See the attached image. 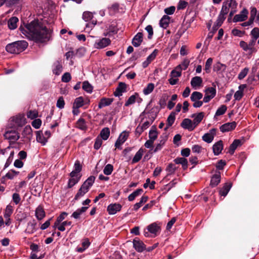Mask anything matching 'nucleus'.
<instances>
[{"label": "nucleus", "instance_id": "obj_1", "mask_svg": "<svg viewBox=\"0 0 259 259\" xmlns=\"http://www.w3.org/2000/svg\"><path fill=\"white\" fill-rule=\"evenodd\" d=\"M19 29L26 37L36 42H45L52 37L53 30L46 18L35 19Z\"/></svg>", "mask_w": 259, "mask_h": 259}, {"label": "nucleus", "instance_id": "obj_2", "mask_svg": "<svg viewBox=\"0 0 259 259\" xmlns=\"http://www.w3.org/2000/svg\"><path fill=\"white\" fill-rule=\"evenodd\" d=\"M27 46L28 43L25 40L17 41L7 45L6 50L11 54H17L23 51Z\"/></svg>", "mask_w": 259, "mask_h": 259}, {"label": "nucleus", "instance_id": "obj_3", "mask_svg": "<svg viewBox=\"0 0 259 259\" xmlns=\"http://www.w3.org/2000/svg\"><path fill=\"white\" fill-rule=\"evenodd\" d=\"M95 180V178L94 176H90L81 185L78 192L76 194L74 199L77 200L80 197H82L86 193H87L89 191V189L93 185Z\"/></svg>", "mask_w": 259, "mask_h": 259}, {"label": "nucleus", "instance_id": "obj_4", "mask_svg": "<svg viewBox=\"0 0 259 259\" xmlns=\"http://www.w3.org/2000/svg\"><path fill=\"white\" fill-rule=\"evenodd\" d=\"M26 123L25 115L23 114H18L10 118L9 126L10 128L18 130L19 127L24 126Z\"/></svg>", "mask_w": 259, "mask_h": 259}, {"label": "nucleus", "instance_id": "obj_5", "mask_svg": "<svg viewBox=\"0 0 259 259\" xmlns=\"http://www.w3.org/2000/svg\"><path fill=\"white\" fill-rule=\"evenodd\" d=\"M5 138L10 142L15 143L20 138V135L17 130L8 128L4 134Z\"/></svg>", "mask_w": 259, "mask_h": 259}, {"label": "nucleus", "instance_id": "obj_6", "mask_svg": "<svg viewBox=\"0 0 259 259\" xmlns=\"http://www.w3.org/2000/svg\"><path fill=\"white\" fill-rule=\"evenodd\" d=\"M82 18L85 21L89 22L85 25L86 29H91L97 24V20L93 19V14L90 12H84L82 14Z\"/></svg>", "mask_w": 259, "mask_h": 259}, {"label": "nucleus", "instance_id": "obj_7", "mask_svg": "<svg viewBox=\"0 0 259 259\" xmlns=\"http://www.w3.org/2000/svg\"><path fill=\"white\" fill-rule=\"evenodd\" d=\"M148 232L144 231V235L145 237L149 236V233L156 235L157 233L159 232L160 230V227L156 223H153L147 227Z\"/></svg>", "mask_w": 259, "mask_h": 259}, {"label": "nucleus", "instance_id": "obj_8", "mask_svg": "<svg viewBox=\"0 0 259 259\" xmlns=\"http://www.w3.org/2000/svg\"><path fill=\"white\" fill-rule=\"evenodd\" d=\"M13 206L11 205H8L6 209L5 210L4 217L5 219V224L7 226H10V224L12 223L11 220L10 219V217L13 213Z\"/></svg>", "mask_w": 259, "mask_h": 259}, {"label": "nucleus", "instance_id": "obj_9", "mask_svg": "<svg viewBox=\"0 0 259 259\" xmlns=\"http://www.w3.org/2000/svg\"><path fill=\"white\" fill-rule=\"evenodd\" d=\"M111 44V40L108 38L104 37L97 40L94 44V47L97 49H103L108 46Z\"/></svg>", "mask_w": 259, "mask_h": 259}, {"label": "nucleus", "instance_id": "obj_10", "mask_svg": "<svg viewBox=\"0 0 259 259\" xmlns=\"http://www.w3.org/2000/svg\"><path fill=\"white\" fill-rule=\"evenodd\" d=\"M128 133L125 131L122 132L115 143L116 148L121 149V145L124 143L128 137Z\"/></svg>", "mask_w": 259, "mask_h": 259}, {"label": "nucleus", "instance_id": "obj_11", "mask_svg": "<svg viewBox=\"0 0 259 259\" xmlns=\"http://www.w3.org/2000/svg\"><path fill=\"white\" fill-rule=\"evenodd\" d=\"M216 128H211L209 130L208 133L205 134L202 136V140L207 143H210L213 141V138L216 135Z\"/></svg>", "mask_w": 259, "mask_h": 259}, {"label": "nucleus", "instance_id": "obj_12", "mask_svg": "<svg viewBox=\"0 0 259 259\" xmlns=\"http://www.w3.org/2000/svg\"><path fill=\"white\" fill-rule=\"evenodd\" d=\"M248 12L247 9H243L239 14L236 15L233 18V22H242L246 19Z\"/></svg>", "mask_w": 259, "mask_h": 259}, {"label": "nucleus", "instance_id": "obj_13", "mask_svg": "<svg viewBox=\"0 0 259 259\" xmlns=\"http://www.w3.org/2000/svg\"><path fill=\"white\" fill-rule=\"evenodd\" d=\"M181 126L183 128L187 129L189 131H193L195 128L193 122L189 118H185L181 122Z\"/></svg>", "mask_w": 259, "mask_h": 259}, {"label": "nucleus", "instance_id": "obj_14", "mask_svg": "<svg viewBox=\"0 0 259 259\" xmlns=\"http://www.w3.org/2000/svg\"><path fill=\"white\" fill-rule=\"evenodd\" d=\"M236 122L233 121L232 122H227L221 126L220 130L222 132L225 133L233 130L236 127Z\"/></svg>", "mask_w": 259, "mask_h": 259}, {"label": "nucleus", "instance_id": "obj_15", "mask_svg": "<svg viewBox=\"0 0 259 259\" xmlns=\"http://www.w3.org/2000/svg\"><path fill=\"white\" fill-rule=\"evenodd\" d=\"M133 245L135 249L140 252H142L146 248V246L144 243L137 238L134 239Z\"/></svg>", "mask_w": 259, "mask_h": 259}, {"label": "nucleus", "instance_id": "obj_16", "mask_svg": "<svg viewBox=\"0 0 259 259\" xmlns=\"http://www.w3.org/2000/svg\"><path fill=\"white\" fill-rule=\"evenodd\" d=\"M121 207V205L118 203L111 204L108 206L107 211L109 214L113 215L119 211Z\"/></svg>", "mask_w": 259, "mask_h": 259}, {"label": "nucleus", "instance_id": "obj_17", "mask_svg": "<svg viewBox=\"0 0 259 259\" xmlns=\"http://www.w3.org/2000/svg\"><path fill=\"white\" fill-rule=\"evenodd\" d=\"M126 85L124 82H120L114 92V95L116 97H120L126 92Z\"/></svg>", "mask_w": 259, "mask_h": 259}, {"label": "nucleus", "instance_id": "obj_18", "mask_svg": "<svg viewBox=\"0 0 259 259\" xmlns=\"http://www.w3.org/2000/svg\"><path fill=\"white\" fill-rule=\"evenodd\" d=\"M234 0H225L223 4L220 13L226 15L229 11Z\"/></svg>", "mask_w": 259, "mask_h": 259}, {"label": "nucleus", "instance_id": "obj_19", "mask_svg": "<svg viewBox=\"0 0 259 259\" xmlns=\"http://www.w3.org/2000/svg\"><path fill=\"white\" fill-rule=\"evenodd\" d=\"M204 116V113L202 112H199L198 114H193L191 117L193 118V123L195 125V127H196L202 121L203 117Z\"/></svg>", "mask_w": 259, "mask_h": 259}, {"label": "nucleus", "instance_id": "obj_20", "mask_svg": "<svg viewBox=\"0 0 259 259\" xmlns=\"http://www.w3.org/2000/svg\"><path fill=\"white\" fill-rule=\"evenodd\" d=\"M202 79L199 76H195L192 78L191 80V85L194 89L200 87L202 83Z\"/></svg>", "mask_w": 259, "mask_h": 259}, {"label": "nucleus", "instance_id": "obj_21", "mask_svg": "<svg viewBox=\"0 0 259 259\" xmlns=\"http://www.w3.org/2000/svg\"><path fill=\"white\" fill-rule=\"evenodd\" d=\"M143 33L142 32H138L133 38L132 40V44L135 47H138L140 46L143 41Z\"/></svg>", "mask_w": 259, "mask_h": 259}, {"label": "nucleus", "instance_id": "obj_22", "mask_svg": "<svg viewBox=\"0 0 259 259\" xmlns=\"http://www.w3.org/2000/svg\"><path fill=\"white\" fill-rule=\"evenodd\" d=\"M212 149L214 155H218L220 154L223 149V142L222 141H219L215 143L213 145Z\"/></svg>", "mask_w": 259, "mask_h": 259}, {"label": "nucleus", "instance_id": "obj_23", "mask_svg": "<svg viewBox=\"0 0 259 259\" xmlns=\"http://www.w3.org/2000/svg\"><path fill=\"white\" fill-rule=\"evenodd\" d=\"M36 223L35 220L29 222L28 223L25 232L28 234H32L36 231Z\"/></svg>", "mask_w": 259, "mask_h": 259}, {"label": "nucleus", "instance_id": "obj_24", "mask_svg": "<svg viewBox=\"0 0 259 259\" xmlns=\"http://www.w3.org/2000/svg\"><path fill=\"white\" fill-rule=\"evenodd\" d=\"M176 119V113L171 112L168 116L166 120V126L164 127V131H166L168 128L171 126L175 122Z\"/></svg>", "mask_w": 259, "mask_h": 259}, {"label": "nucleus", "instance_id": "obj_25", "mask_svg": "<svg viewBox=\"0 0 259 259\" xmlns=\"http://www.w3.org/2000/svg\"><path fill=\"white\" fill-rule=\"evenodd\" d=\"M35 211V215L38 220H41L45 218L46 213L42 206H38Z\"/></svg>", "mask_w": 259, "mask_h": 259}, {"label": "nucleus", "instance_id": "obj_26", "mask_svg": "<svg viewBox=\"0 0 259 259\" xmlns=\"http://www.w3.org/2000/svg\"><path fill=\"white\" fill-rule=\"evenodd\" d=\"M53 67V73L57 75H59L61 73L63 68L61 62L59 61H56L54 63Z\"/></svg>", "mask_w": 259, "mask_h": 259}, {"label": "nucleus", "instance_id": "obj_27", "mask_svg": "<svg viewBox=\"0 0 259 259\" xmlns=\"http://www.w3.org/2000/svg\"><path fill=\"white\" fill-rule=\"evenodd\" d=\"M246 87V84H241L239 85V90L236 92L234 96L235 100L239 101L242 98L243 95V91Z\"/></svg>", "mask_w": 259, "mask_h": 259}, {"label": "nucleus", "instance_id": "obj_28", "mask_svg": "<svg viewBox=\"0 0 259 259\" xmlns=\"http://www.w3.org/2000/svg\"><path fill=\"white\" fill-rule=\"evenodd\" d=\"M74 169L71 172L70 176H75V175H80L79 173L81 170V165L78 160L75 161L74 165Z\"/></svg>", "mask_w": 259, "mask_h": 259}, {"label": "nucleus", "instance_id": "obj_29", "mask_svg": "<svg viewBox=\"0 0 259 259\" xmlns=\"http://www.w3.org/2000/svg\"><path fill=\"white\" fill-rule=\"evenodd\" d=\"M113 101V99L111 98H102L98 104V107L99 108H102L104 107L109 106L112 103Z\"/></svg>", "mask_w": 259, "mask_h": 259}, {"label": "nucleus", "instance_id": "obj_30", "mask_svg": "<svg viewBox=\"0 0 259 259\" xmlns=\"http://www.w3.org/2000/svg\"><path fill=\"white\" fill-rule=\"evenodd\" d=\"M177 169V167L175 164L169 163L165 169V170L167 172V175L165 177V179H166L168 176L174 174Z\"/></svg>", "mask_w": 259, "mask_h": 259}, {"label": "nucleus", "instance_id": "obj_31", "mask_svg": "<svg viewBox=\"0 0 259 259\" xmlns=\"http://www.w3.org/2000/svg\"><path fill=\"white\" fill-rule=\"evenodd\" d=\"M221 181V175L220 172H218L213 176L210 181V185L212 187L217 186L220 182Z\"/></svg>", "mask_w": 259, "mask_h": 259}, {"label": "nucleus", "instance_id": "obj_32", "mask_svg": "<svg viewBox=\"0 0 259 259\" xmlns=\"http://www.w3.org/2000/svg\"><path fill=\"white\" fill-rule=\"evenodd\" d=\"M18 19L16 17L11 18L8 21V25L10 29H15L17 26Z\"/></svg>", "mask_w": 259, "mask_h": 259}, {"label": "nucleus", "instance_id": "obj_33", "mask_svg": "<svg viewBox=\"0 0 259 259\" xmlns=\"http://www.w3.org/2000/svg\"><path fill=\"white\" fill-rule=\"evenodd\" d=\"M71 178L69 180L68 183V188H71L73 186H74L76 184H77L79 181L81 176L80 175H75V176L72 177L70 176Z\"/></svg>", "mask_w": 259, "mask_h": 259}, {"label": "nucleus", "instance_id": "obj_34", "mask_svg": "<svg viewBox=\"0 0 259 259\" xmlns=\"http://www.w3.org/2000/svg\"><path fill=\"white\" fill-rule=\"evenodd\" d=\"M88 207L87 206H83L80 208L77 209L76 211H75L72 214V217L75 219H79L80 215L83 212H85Z\"/></svg>", "mask_w": 259, "mask_h": 259}, {"label": "nucleus", "instance_id": "obj_35", "mask_svg": "<svg viewBox=\"0 0 259 259\" xmlns=\"http://www.w3.org/2000/svg\"><path fill=\"white\" fill-rule=\"evenodd\" d=\"M169 16L164 15L160 21V26L163 28H166L169 23Z\"/></svg>", "mask_w": 259, "mask_h": 259}, {"label": "nucleus", "instance_id": "obj_36", "mask_svg": "<svg viewBox=\"0 0 259 259\" xmlns=\"http://www.w3.org/2000/svg\"><path fill=\"white\" fill-rule=\"evenodd\" d=\"M157 137L158 132L155 126H152L149 133V140L154 142V141L157 138Z\"/></svg>", "mask_w": 259, "mask_h": 259}, {"label": "nucleus", "instance_id": "obj_37", "mask_svg": "<svg viewBox=\"0 0 259 259\" xmlns=\"http://www.w3.org/2000/svg\"><path fill=\"white\" fill-rule=\"evenodd\" d=\"M68 213L66 212H63L62 213H61L60 214V215L57 218V220L55 222L53 225V228L55 229L57 228V227H58V225L60 224V223L65 219Z\"/></svg>", "mask_w": 259, "mask_h": 259}, {"label": "nucleus", "instance_id": "obj_38", "mask_svg": "<svg viewBox=\"0 0 259 259\" xmlns=\"http://www.w3.org/2000/svg\"><path fill=\"white\" fill-rule=\"evenodd\" d=\"M176 164H181L184 169L187 168L188 161L184 157L177 158L174 160Z\"/></svg>", "mask_w": 259, "mask_h": 259}, {"label": "nucleus", "instance_id": "obj_39", "mask_svg": "<svg viewBox=\"0 0 259 259\" xmlns=\"http://www.w3.org/2000/svg\"><path fill=\"white\" fill-rule=\"evenodd\" d=\"M241 145V141L239 140H235L232 144H231L229 148V152L231 154H233L235 150V149L237 148V147Z\"/></svg>", "mask_w": 259, "mask_h": 259}, {"label": "nucleus", "instance_id": "obj_40", "mask_svg": "<svg viewBox=\"0 0 259 259\" xmlns=\"http://www.w3.org/2000/svg\"><path fill=\"white\" fill-rule=\"evenodd\" d=\"M203 97V95L201 93L195 91L193 92L191 95V100L192 102L198 101L201 99Z\"/></svg>", "mask_w": 259, "mask_h": 259}, {"label": "nucleus", "instance_id": "obj_41", "mask_svg": "<svg viewBox=\"0 0 259 259\" xmlns=\"http://www.w3.org/2000/svg\"><path fill=\"white\" fill-rule=\"evenodd\" d=\"M160 138H161V137ZM167 139V138L166 136L162 138V139L159 141V143L156 144L155 148L154 150V152H156L162 149L163 146L164 145L165 142L166 141Z\"/></svg>", "mask_w": 259, "mask_h": 259}, {"label": "nucleus", "instance_id": "obj_42", "mask_svg": "<svg viewBox=\"0 0 259 259\" xmlns=\"http://www.w3.org/2000/svg\"><path fill=\"white\" fill-rule=\"evenodd\" d=\"M144 153V150L142 148H140L139 151L136 153L133 160L132 163H137L140 160Z\"/></svg>", "mask_w": 259, "mask_h": 259}, {"label": "nucleus", "instance_id": "obj_43", "mask_svg": "<svg viewBox=\"0 0 259 259\" xmlns=\"http://www.w3.org/2000/svg\"><path fill=\"white\" fill-rule=\"evenodd\" d=\"M100 137L103 140H106L109 137L110 130L108 127H105L102 130L100 133Z\"/></svg>", "mask_w": 259, "mask_h": 259}, {"label": "nucleus", "instance_id": "obj_44", "mask_svg": "<svg viewBox=\"0 0 259 259\" xmlns=\"http://www.w3.org/2000/svg\"><path fill=\"white\" fill-rule=\"evenodd\" d=\"M155 88L154 84L153 83H148L147 86L143 89V94L145 95H148L151 93Z\"/></svg>", "mask_w": 259, "mask_h": 259}, {"label": "nucleus", "instance_id": "obj_45", "mask_svg": "<svg viewBox=\"0 0 259 259\" xmlns=\"http://www.w3.org/2000/svg\"><path fill=\"white\" fill-rule=\"evenodd\" d=\"M36 141L44 145L47 143V139L42 133L37 132L36 134Z\"/></svg>", "mask_w": 259, "mask_h": 259}, {"label": "nucleus", "instance_id": "obj_46", "mask_svg": "<svg viewBox=\"0 0 259 259\" xmlns=\"http://www.w3.org/2000/svg\"><path fill=\"white\" fill-rule=\"evenodd\" d=\"M231 188V185L228 184H225V185L223 187V188L220 190L219 193L220 195L223 196H226L228 193Z\"/></svg>", "mask_w": 259, "mask_h": 259}, {"label": "nucleus", "instance_id": "obj_47", "mask_svg": "<svg viewBox=\"0 0 259 259\" xmlns=\"http://www.w3.org/2000/svg\"><path fill=\"white\" fill-rule=\"evenodd\" d=\"M139 97V95L137 93H135L134 95H132L129 97L128 100L125 103V106H128L135 103L136 99Z\"/></svg>", "mask_w": 259, "mask_h": 259}, {"label": "nucleus", "instance_id": "obj_48", "mask_svg": "<svg viewBox=\"0 0 259 259\" xmlns=\"http://www.w3.org/2000/svg\"><path fill=\"white\" fill-rule=\"evenodd\" d=\"M84 105V100L82 97H79L75 99L73 106L76 108H80Z\"/></svg>", "mask_w": 259, "mask_h": 259}, {"label": "nucleus", "instance_id": "obj_49", "mask_svg": "<svg viewBox=\"0 0 259 259\" xmlns=\"http://www.w3.org/2000/svg\"><path fill=\"white\" fill-rule=\"evenodd\" d=\"M226 69V66L225 64L218 62L213 66L214 71H224Z\"/></svg>", "mask_w": 259, "mask_h": 259}, {"label": "nucleus", "instance_id": "obj_50", "mask_svg": "<svg viewBox=\"0 0 259 259\" xmlns=\"http://www.w3.org/2000/svg\"><path fill=\"white\" fill-rule=\"evenodd\" d=\"M148 198V197L146 196H142L141 198L140 202L136 203L134 205V209L136 211L140 207H141V206L144 203L146 202L147 201Z\"/></svg>", "mask_w": 259, "mask_h": 259}, {"label": "nucleus", "instance_id": "obj_51", "mask_svg": "<svg viewBox=\"0 0 259 259\" xmlns=\"http://www.w3.org/2000/svg\"><path fill=\"white\" fill-rule=\"evenodd\" d=\"M76 127L81 130H86L87 126L84 119L83 118H79L76 122Z\"/></svg>", "mask_w": 259, "mask_h": 259}, {"label": "nucleus", "instance_id": "obj_52", "mask_svg": "<svg viewBox=\"0 0 259 259\" xmlns=\"http://www.w3.org/2000/svg\"><path fill=\"white\" fill-rule=\"evenodd\" d=\"M205 94L212 97L213 98L216 95V90L214 87H209L205 89Z\"/></svg>", "mask_w": 259, "mask_h": 259}, {"label": "nucleus", "instance_id": "obj_53", "mask_svg": "<svg viewBox=\"0 0 259 259\" xmlns=\"http://www.w3.org/2000/svg\"><path fill=\"white\" fill-rule=\"evenodd\" d=\"M71 222L70 221H64L61 224H60L57 228L60 231H64L65 230V226H70L71 225Z\"/></svg>", "mask_w": 259, "mask_h": 259}, {"label": "nucleus", "instance_id": "obj_54", "mask_svg": "<svg viewBox=\"0 0 259 259\" xmlns=\"http://www.w3.org/2000/svg\"><path fill=\"white\" fill-rule=\"evenodd\" d=\"M189 63L190 61L188 59H185L181 64L177 66V69H180L181 71L182 70H185L188 68Z\"/></svg>", "mask_w": 259, "mask_h": 259}, {"label": "nucleus", "instance_id": "obj_55", "mask_svg": "<svg viewBox=\"0 0 259 259\" xmlns=\"http://www.w3.org/2000/svg\"><path fill=\"white\" fill-rule=\"evenodd\" d=\"M227 109V108L226 105H222L217 109L215 114V116H220L223 115L226 112Z\"/></svg>", "mask_w": 259, "mask_h": 259}, {"label": "nucleus", "instance_id": "obj_56", "mask_svg": "<svg viewBox=\"0 0 259 259\" xmlns=\"http://www.w3.org/2000/svg\"><path fill=\"white\" fill-rule=\"evenodd\" d=\"M18 171H16L15 170L12 169L9 170V172L6 174V175H5V177L8 178V179L12 180L17 175H18Z\"/></svg>", "mask_w": 259, "mask_h": 259}, {"label": "nucleus", "instance_id": "obj_57", "mask_svg": "<svg viewBox=\"0 0 259 259\" xmlns=\"http://www.w3.org/2000/svg\"><path fill=\"white\" fill-rule=\"evenodd\" d=\"M158 53V50L155 49L147 58V65H148L152 60H153Z\"/></svg>", "mask_w": 259, "mask_h": 259}, {"label": "nucleus", "instance_id": "obj_58", "mask_svg": "<svg viewBox=\"0 0 259 259\" xmlns=\"http://www.w3.org/2000/svg\"><path fill=\"white\" fill-rule=\"evenodd\" d=\"M82 89L88 93H91L93 91L92 86L88 81H84L83 82Z\"/></svg>", "mask_w": 259, "mask_h": 259}, {"label": "nucleus", "instance_id": "obj_59", "mask_svg": "<svg viewBox=\"0 0 259 259\" xmlns=\"http://www.w3.org/2000/svg\"><path fill=\"white\" fill-rule=\"evenodd\" d=\"M113 170V166L112 165L110 164H108L105 166L104 169V173L106 175H110Z\"/></svg>", "mask_w": 259, "mask_h": 259}, {"label": "nucleus", "instance_id": "obj_60", "mask_svg": "<svg viewBox=\"0 0 259 259\" xmlns=\"http://www.w3.org/2000/svg\"><path fill=\"white\" fill-rule=\"evenodd\" d=\"M182 71L179 69H177V67L170 72V77L177 78L181 76Z\"/></svg>", "mask_w": 259, "mask_h": 259}, {"label": "nucleus", "instance_id": "obj_61", "mask_svg": "<svg viewBox=\"0 0 259 259\" xmlns=\"http://www.w3.org/2000/svg\"><path fill=\"white\" fill-rule=\"evenodd\" d=\"M212 63V59L211 58H208L205 63V70L207 73H209L210 71L211 66Z\"/></svg>", "mask_w": 259, "mask_h": 259}, {"label": "nucleus", "instance_id": "obj_62", "mask_svg": "<svg viewBox=\"0 0 259 259\" xmlns=\"http://www.w3.org/2000/svg\"><path fill=\"white\" fill-rule=\"evenodd\" d=\"M27 117L31 119H34L38 116V112L34 110H30L27 114Z\"/></svg>", "mask_w": 259, "mask_h": 259}, {"label": "nucleus", "instance_id": "obj_63", "mask_svg": "<svg viewBox=\"0 0 259 259\" xmlns=\"http://www.w3.org/2000/svg\"><path fill=\"white\" fill-rule=\"evenodd\" d=\"M102 140L103 139H102L101 138L99 137L96 139V141L94 146V147L95 149L98 150L101 147L103 143Z\"/></svg>", "mask_w": 259, "mask_h": 259}, {"label": "nucleus", "instance_id": "obj_64", "mask_svg": "<svg viewBox=\"0 0 259 259\" xmlns=\"http://www.w3.org/2000/svg\"><path fill=\"white\" fill-rule=\"evenodd\" d=\"M251 35L253 38L256 40L259 37V28L257 27L254 28L251 31Z\"/></svg>", "mask_w": 259, "mask_h": 259}]
</instances>
